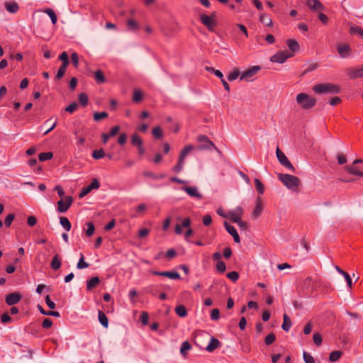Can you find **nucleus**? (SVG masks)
Masks as SVG:
<instances>
[{
	"instance_id": "f3484780",
	"label": "nucleus",
	"mask_w": 363,
	"mask_h": 363,
	"mask_svg": "<svg viewBox=\"0 0 363 363\" xmlns=\"http://www.w3.org/2000/svg\"><path fill=\"white\" fill-rule=\"evenodd\" d=\"M306 4L312 11H322L324 6L319 0H306Z\"/></svg>"
},
{
	"instance_id": "423d86ee",
	"label": "nucleus",
	"mask_w": 363,
	"mask_h": 363,
	"mask_svg": "<svg viewBox=\"0 0 363 363\" xmlns=\"http://www.w3.org/2000/svg\"><path fill=\"white\" fill-rule=\"evenodd\" d=\"M199 143H202L198 146V150H208L214 149L218 152H220L219 150L215 146L213 143L208 138L204 135H201L197 138Z\"/></svg>"
},
{
	"instance_id": "473e14b6",
	"label": "nucleus",
	"mask_w": 363,
	"mask_h": 363,
	"mask_svg": "<svg viewBox=\"0 0 363 363\" xmlns=\"http://www.w3.org/2000/svg\"><path fill=\"white\" fill-rule=\"evenodd\" d=\"M131 143L135 146H141L143 145V140L136 133L133 134L131 137Z\"/></svg>"
},
{
	"instance_id": "5701e85b",
	"label": "nucleus",
	"mask_w": 363,
	"mask_h": 363,
	"mask_svg": "<svg viewBox=\"0 0 363 363\" xmlns=\"http://www.w3.org/2000/svg\"><path fill=\"white\" fill-rule=\"evenodd\" d=\"M5 8L9 13H16L19 9V6L16 2L9 1L5 3Z\"/></svg>"
},
{
	"instance_id": "4c0bfd02",
	"label": "nucleus",
	"mask_w": 363,
	"mask_h": 363,
	"mask_svg": "<svg viewBox=\"0 0 363 363\" xmlns=\"http://www.w3.org/2000/svg\"><path fill=\"white\" fill-rule=\"evenodd\" d=\"M105 155H106V154L103 149L95 150L92 152V157L96 160L101 159V158L104 157Z\"/></svg>"
},
{
	"instance_id": "7c9ffc66",
	"label": "nucleus",
	"mask_w": 363,
	"mask_h": 363,
	"mask_svg": "<svg viewBox=\"0 0 363 363\" xmlns=\"http://www.w3.org/2000/svg\"><path fill=\"white\" fill-rule=\"evenodd\" d=\"M342 352H341V351H339V350L333 351L330 354L329 361L332 362H336L340 359V357L342 356Z\"/></svg>"
},
{
	"instance_id": "7ed1b4c3",
	"label": "nucleus",
	"mask_w": 363,
	"mask_h": 363,
	"mask_svg": "<svg viewBox=\"0 0 363 363\" xmlns=\"http://www.w3.org/2000/svg\"><path fill=\"white\" fill-rule=\"evenodd\" d=\"M296 101L302 108L309 109L315 106L316 99L306 93H300L296 96Z\"/></svg>"
},
{
	"instance_id": "f03ea898",
	"label": "nucleus",
	"mask_w": 363,
	"mask_h": 363,
	"mask_svg": "<svg viewBox=\"0 0 363 363\" xmlns=\"http://www.w3.org/2000/svg\"><path fill=\"white\" fill-rule=\"evenodd\" d=\"M279 179L289 189L295 190L300 184V179L294 175L279 174Z\"/></svg>"
},
{
	"instance_id": "3c124183",
	"label": "nucleus",
	"mask_w": 363,
	"mask_h": 363,
	"mask_svg": "<svg viewBox=\"0 0 363 363\" xmlns=\"http://www.w3.org/2000/svg\"><path fill=\"white\" fill-rule=\"evenodd\" d=\"M59 59L62 61V65L67 66L69 65L68 55L66 52H63L59 57Z\"/></svg>"
},
{
	"instance_id": "4d7b16f0",
	"label": "nucleus",
	"mask_w": 363,
	"mask_h": 363,
	"mask_svg": "<svg viewBox=\"0 0 363 363\" xmlns=\"http://www.w3.org/2000/svg\"><path fill=\"white\" fill-rule=\"evenodd\" d=\"M227 277L233 281H236L239 278V274L237 272H230L227 274Z\"/></svg>"
},
{
	"instance_id": "b1692460",
	"label": "nucleus",
	"mask_w": 363,
	"mask_h": 363,
	"mask_svg": "<svg viewBox=\"0 0 363 363\" xmlns=\"http://www.w3.org/2000/svg\"><path fill=\"white\" fill-rule=\"evenodd\" d=\"M286 44L289 47V48L292 52H298L299 50L300 46L298 42L296 40L294 39H289L286 41Z\"/></svg>"
},
{
	"instance_id": "58836bf2",
	"label": "nucleus",
	"mask_w": 363,
	"mask_h": 363,
	"mask_svg": "<svg viewBox=\"0 0 363 363\" xmlns=\"http://www.w3.org/2000/svg\"><path fill=\"white\" fill-rule=\"evenodd\" d=\"M240 75V70L235 68L232 72L228 75V80L230 82L235 80Z\"/></svg>"
},
{
	"instance_id": "e2e57ef3",
	"label": "nucleus",
	"mask_w": 363,
	"mask_h": 363,
	"mask_svg": "<svg viewBox=\"0 0 363 363\" xmlns=\"http://www.w3.org/2000/svg\"><path fill=\"white\" fill-rule=\"evenodd\" d=\"M88 186L91 189H97L99 188L100 186V183L98 181V179H94L91 184L89 185H88Z\"/></svg>"
},
{
	"instance_id": "c756f323",
	"label": "nucleus",
	"mask_w": 363,
	"mask_h": 363,
	"mask_svg": "<svg viewBox=\"0 0 363 363\" xmlns=\"http://www.w3.org/2000/svg\"><path fill=\"white\" fill-rule=\"evenodd\" d=\"M191 344L188 341H184L182 342L180 348V353L183 357L186 356V351L191 350Z\"/></svg>"
},
{
	"instance_id": "c85d7f7f",
	"label": "nucleus",
	"mask_w": 363,
	"mask_h": 363,
	"mask_svg": "<svg viewBox=\"0 0 363 363\" xmlns=\"http://www.w3.org/2000/svg\"><path fill=\"white\" fill-rule=\"evenodd\" d=\"M60 223L66 231H69L72 227L71 223L66 217H61L60 218Z\"/></svg>"
},
{
	"instance_id": "49530a36",
	"label": "nucleus",
	"mask_w": 363,
	"mask_h": 363,
	"mask_svg": "<svg viewBox=\"0 0 363 363\" xmlns=\"http://www.w3.org/2000/svg\"><path fill=\"white\" fill-rule=\"evenodd\" d=\"M88 100H89V99L86 94L81 93L79 95V101L80 104H82V106H86L88 104Z\"/></svg>"
},
{
	"instance_id": "bb28decb",
	"label": "nucleus",
	"mask_w": 363,
	"mask_h": 363,
	"mask_svg": "<svg viewBox=\"0 0 363 363\" xmlns=\"http://www.w3.org/2000/svg\"><path fill=\"white\" fill-rule=\"evenodd\" d=\"M175 313L177 315L181 318H184L187 315V311L184 306L179 305L176 307Z\"/></svg>"
},
{
	"instance_id": "20e7f679",
	"label": "nucleus",
	"mask_w": 363,
	"mask_h": 363,
	"mask_svg": "<svg viewBox=\"0 0 363 363\" xmlns=\"http://www.w3.org/2000/svg\"><path fill=\"white\" fill-rule=\"evenodd\" d=\"M216 13L212 12L211 15L201 14L199 19L201 23L206 26V28L210 32H214L217 26V21L216 19Z\"/></svg>"
},
{
	"instance_id": "de8ad7c7",
	"label": "nucleus",
	"mask_w": 363,
	"mask_h": 363,
	"mask_svg": "<svg viewBox=\"0 0 363 363\" xmlns=\"http://www.w3.org/2000/svg\"><path fill=\"white\" fill-rule=\"evenodd\" d=\"M276 340V336L274 333L267 335L264 339V342L267 345H272Z\"/></svg>"
},
{
	"instance_id": "393cba45",
	"label": "nucleus",
	"mask_w": 363,
	"mask_h": 363,
	"mask_svg": "<svg viewBox=\"0 0 363 363\" xmlns=\"http://www.w3.org/2000/svg\"><path fill=\"white\" fill-rule=\"evenodd\" d=\"M291 327V321L290 318L286 313L283 315V323L281 328L285 331H289Z\"/></svg>"
},
{
	"instance_id": "5fc2aeb1",
	"label": "nucleus",
	"mask_w": 363,
	"mask_h": 363,
	"mask_svg": "<svg viewBox=\"0 0 363 363\" xmlns=\"http://www.w3.org/2000/svg\"><path fill=\"white\" fill-rule=\"evenodd\" d=\"M77 107L78 104L76 102H73L65 108V111L67 112L72 113L77 110Z\"/></svg>"
},
{
	"instance_id": "0e129e2a",
	"label": "nucleus",
	"mask_w": 363,
	"mask_h": 363,
	"mask_svg": "<svg viewBox=\"0 0 363 363\" xmlns=\"http://www.w3.org/2000/svg\"><path fill=\"white\" fill-rule=\"evenodd\" d=\"M14 219V215L13 214H9L5 220H4V224L6 227H9L13 222Z\"/></svg>"
},
{
	"instance_id": "79ce46f5",
	"label": "nucleus",
	"mask_w": 363,
	"mask_h": 363,
	"mask_svg": "<svg viewBox=\"0 0 363 363\" xmlns=\"http://www.w3.org/2000/svg\"><path fill=\"white\" fill-rule=\"evenodd\" d=\"M108 116V114L105 112V111H103V112H96L94 113V121H99L101 119H104V118H106Z\"/></svg>"
},
{
	"instance_id": "39448f33",
	"label": "nucleus",
	"mask_w": 363,
	"mask_h": 363,
	"mask_svg": "<svg viewBox=\"0 0 363 363\" xmlns=\"http://www.w3.org/2000/svg\"><path fill=\"white\" fill-rule=\"evenodd\" d=\"M193 150H194V147L192 146L191 145H188L184 147V148L182 150V152L180 153L179 160H178L177 165L174 166L172 169V170L174 172L179 173L183 169L184 162H184L185 157Z\"/></svg>"
},
{
	"instance_id": "a19ab883",
	"label": "nucleus",
	"mask_w": 363,
	"mask_h": 363,
	"mask_svg": "<svg viewBox=\"0 0 363 363\" xmlns=\"http://www.w3.org/2000/svg\"><path fill=\"white\" fill-rule=\"evenodd\" d=\"M143 99V93L139 89H135L133 91V101L134 102H140Z\"/></svg>"
},
{
	"instance_id": "c9c22d12",
	"label": "nucleus",
	"mask_w": 363,
	"mask_h": 363,
	"mask_svg": "<svg viewBox=\"0 0 363 363\" xmlns=\"http://www.w3.org/2000/svg\"><path fill=\"white\" fill-rule=\"evenodd\" d=\"M52 157H53V154L52 152H46L40 153L38 156V158H39L40 161L44 162V161L52 159Z\"/></svg>"
},
{
	"instance_id": "13d9d810",
	"label": "nucleus",
	"mask_w": 363,
	"mask_h": 363,
	"mask_svg": "<svg viewBox=\"0 0 363 363\" xmlns=\"http://www.w3.org/2000/svg\"><path fill=\"white\" fill-rule=\"evenodd\" d=\"M12 318L9 316L8 313H4L1 316V321L4 324H6L8 323L11 322Z\"/></svg>"
},
{
	"instance_id": "e433bc0d",
	"label": "nucleus",
	"mask_w": 363,
	"mask_h": 363,
	"mask_svg": "<svg viewBox=\"0 0 363 363\" xmlns=\"http://www.w3.org/2000/svg\"><path fill=\"white\" fill-rule=\"evenodd\" d=\"M152 133L153 136L157 139H160V138H162V136H163V131L160 126L155 127L152 129Z\"/></svg>"
},
{
	"instance_id": "864d4df0",
	"label": "nucleus",
	"mask_w": 363,
	"mask_h": 363,
	"mask_svg": "<svg viewBox=\"0 0 363 363\" xmlns=\"http://www.w3.org/2000/svg\"><path fill=\"white\" fill-rule=\"evenodd\" d=\"M86 225H87L88 228L86 230V233L87 236L89 237L94 234L95 228H94V225L91 222L87 223Z\"/></svg>"
},
{
	"instance_id": "0eeeda50",
	"label": "nucleus",
	"mask_w": 363,
	"mask_h": 363,
	"mask_svg": "<svg viewBox=\"0 0 363 363\" xmlns=\"http://www.w3.org/2000/svg\"><path fill=\"white\" fill-rule=\"evenodd\" d=\"M276 155L281 164H282L284 167H286L291 172H295V168L294 167L291 162L288 160L284 153L281 152L279 147L277 148Z\"/></svg>"
},
{
	"instance_id": "a878e982",
	"label": "nucleus",
	"mask_w": 363,
	"mask_h": 363,
	"mask_svg": "<svg viewBox=\"0 0 363 363\" xmlns=\"http://www.w3.org/2000/svg\"><path fill=\"white\" fill-rule=\"evenodd\" d=\"M100 282L99 278L98 277H94L91 279L87 281L86 289L87 290H91L93 288L96 287Z\"/></svg>"
},
{
	"instance_id": "69168bd1",
	"label": "nucleus",
	"mask_w": 363,
	"mask_h": 363,
	"mask_svg": "<svg viewBox=\"0 0 363 363\" xmlns=\"http://www.w3.org/2000/svg\"><path fill=\"white\" fill-rule=\"evenodd\" d=\"M71 60L74 67H77L79 65V57L76 52H73L71 55Z\"/></svg>"
},
{
	"instance_id": "2eb2a0df",
	"label": "nucleus",
	"mask_w": 363,
	"mask_h": 363,
	"mask_svg": "<svg viewBox=\"0 0 363 363\" xmlns=\"http://www.w3.org/2000/svg\"><path fill=\"white\" fill-rule=\"evenodd\" d=\"M224 226L227 230V232L233 236V240L234 241L236 242V243H240V236L236 230V229L235 228L234 226L228 224L226 221L224 222Z\"/></svg>"
},
{
	"instance_id": "2f4dec72",
	"label": "nucleus",
	"mask_w": 363,
	"mask_h": 363,
	"mask_svg": "<svg viewBox=\"0 0 363 363\" xmlns=\"http://www.w3.org/2000/svg\"><path fill=\"white\" fill-rule=\"evenodd\" d=\"M350 33L354 35H358L360 37L363 38V29L359 26H352L350 28Z\"/></svg>"
},
{
	"instance_id": "603ef678",
	"label": "nucleus",
	"mask_w": 363,
	"mask_h": 363,
	"mask_svg": "<svg viewBox=\"0 0 363 363\" xmlns=\"http://www.w3.org/2000/svg\"><path fill=\"white\" fill-rule=\"evenodd\" d=\"M216 269L218 272L223 273L226 269V265L224 262L218 261L216 264Z\"/></svg>"
},
{
	"instance_id": "4be33fe9",
	"label": "nucleus",
	"mask_w": 363,
	"mask_h": 363,
	"mask_svg": "<svg viewBox=\"0 0 363 363\" xmlns=\"http://www.w3.org/2000/svg\"><path fill=\"white\" fill-rule=\"evenodd\" d=\"M350 47L347 44H340L337 46V51L342 57H346L349 55Z\"/></svg>"
},
{
	"instance_id": "6e6d98bb",
	"label": "nucleus",
	"mask_w": 363,
	"mask_h": 363,
	"mask_svg": "<svg viewBox=\"0 0 363 363\" xmlns=\"http://www.w3.org/2000/svg\"><path fill=\"white\" fill-rule=\"evenodd\" d=\"M149 315L147 312L143 311L140 315V321L143 325H146L148 323Z\"/></svg>"
},
{
	"instance_id": "f257e3e1",
	"label": "nucleus",
	"mask_w": 363,
	"mask_h": 363,
	"mask_svg": "<svg viewBox=\"0 0 363 363\" xmlns=\"http://www.w3.org/2000/svg\"><path fill=\"white\" fill-rule=\"evenodd\" d=\"M313 90L318 94H337L340 91V87L332 83H321L313 86Z\"/></svg>"
},
{
	"instance_id": "338daca9",
	"label": "nucleus",
	"mask_w": 363,
	"mask_h": 363,
	"mask_svg": "<svg viewBox=\"0 0 363 363\" xmlns=\"http://www.w3.org/2000/svg\"><path fill=\"white\" fill-rule=\"evenodd\" d=\"M91 191V189L87 186L84 188H83L81 191L79 192V198H83L85 196H86L90 191Z\"/></svg>"
},
{
	"instance_id": "052dcab7",
	"label": "nucleus",
	"mask_w": 363,
	"mask_h": 363,
	"mask_svg": "<svg viewBox=\"0 0 363 363\" xmlns=\"http://www.w3.org/2000/svg\"><path fill=\"white\" fill-rule=\"evenodd\" d=\"M313 340L314 343L318 346H320L323 341L321 335H319L318 333H315L313 335Z\"/></svg>"
},
{
	"instance_id": "774afa93",
	"label": "nucleus",
	"mask_w": 363,
	"mask_h": 363,
	"mask_svg": "<svg viewBox=\"0 0 363 363\" xmlns=\"http://www.w3.org/2000/svg\"><path fill=\"white\" fill-rule=\"evenodd\" d=\"M337 159L339 164H344L347 162V159L342 153L337 154Z\"/></svg>"
},
{
	"instance_id": "8fccbe9b",
	"label": "nucleus",
	"mask_w": 363,
	"mask_h": 363,
	"mask_svg": "<svg viewBox=\"0 0 363 363\" xmlns=\"http://www.w3.org/2000/svg\"><path fill=\"white\" fill-rule=\"evenodd\" d=\"M303 357L306 363H315L313 357L308 352H303Z\"/></svg>"
},
{
	"instance_id": "9d476101",
	"label": "nucleus",
	"mask_w": 363,
	"mask_h": 363,
	"mask_svg": "<svg viewBox=\"0 0 363 363\" xmlns=\"http://www.w3.org/2000/svg\"><path fill=\"white\" fill-rule=\"evenodd\" d=\"M243 214V209L240 206H238L233 211H229L226 216V218L230 220L233 223L238 222L241 219V216Z\"/></svg>"
},
{
	"instance_id": "cd10ccee",
	"label": "nucleus",
	"mask_w": 363,
	"mask_h": 363,
	"mask_svg": "<svg viewBox=\"0 0 363 363\" xmlns=\"http://www.w3.org/2000/svg\"><path fill=\"white\" fill-rule=\"evenodd\" d=\"M98 318L100 323L105 328L108 325V320L106 315L101 311H99Z\"/></svg>"
},
{
	"instance_id": "72a5a7b5",
	"label": "nucleus",
	"mask_w": 363,
	"mask_h": 363,
	"mask_svg": "<svg viewBox=\"0 0 363 363\" xmlns=\"http://www.w3.org/2000/svg\"><path fill=\"white\" fill-rule=\"evenodd\" d=\"M259 19L262 23L264 24L267 26H272V20L268 17L267 15L264 13H261L259 16Z\"/></svg>"
},
{
	"instance_id": "f704fd0d",
	"label": "nucleus",
	"mask_w": 363,
	"mask_h": 363,
	"mask_svg": "<svg viewBox=\"0 0 363 363\" xmlns=\"http://www.w3.org/2000/svg\"><path fill=\"white\" fill-rule=\"evenodd\" d=\"M44 12L49 16L52 24L53 25L56 24L57 18V16H56L55 11L51 9H47L44 11Z\"/></svg>"
},
{
	"instance_id": "6e6552de",
	"label": "nucleus",
	"mask_w": 363,
	"mask_h": 363,
	"mask_svg": "<svg viewBox=\"0 0 363 363\" xmlns=\"http://www.w3.org/2000/svg\"><path fill=\"white\" fill-rule=\"evenodd\" d=\"M293 54L288 51H279L277 53L272 55L270 58L271 62H277V63H283L288 58L291 57Z\"/></svg>"
},
{
	"instance_id": "dca6fc26",
	"label": "nucleus",
	"mask_w": 363,
	"mask_h": 363,
	"mask_svg": "<svg viewBox=\"0 0 363 363\" xmlns=\"http://www.w3.org/2000/svg\"><path fill=\"white\" fill-rule=\"evenodd\" d=\"M151 273L154 275L167 277L171 279H179L180 275L177 272H157L152 271Z\"/></svg>"
},
{
	"instance_id": "bf43d9fd",
	"label": "nucleus",
	"mask_w": 363,
	"mask_h": 363,
	"mask_svg": "<svg viewBox=\"0 0 363 363\" xmlns=\"http://www.w3.org/2000/svg\"><path fill=\"white\" fill-rule=\"evenodd\" d=\"M220 318V311L218 308H214L212 310L211 313V318L213 320H217Z\"/></svg>"
},
{
	"instance_id": "09e8293b",
	"label": "nucleus",
	"mask_w": 363,
	"mask_h": 363,
	"mask_svg": "<svg viewBox=\"0 0 363 363\" xmlns=\"http://www.w3.org/2000/svg\"><path fill=\"white\" fill-rule=\"evenodd\" d=\"M67 66L61 65L56 74V79H60L65 74Z\"/></svg>"
},
{
	"instance_id": "1a4fd4ad",
	"label": "nucleus",
	"mask_w": 363,
	"mask_h": 363,
	"mask_svg": "<svg viewBox=\"0 0 363 363\" xmlns=\"http://www.w3.org/2000/svg\"><path fill=\"white\" fill-rule=\"evenodd\" d=\"M259 66H253L251 68L244 71L240 75V80L251 81L252 77H254L259 70Z\"/></svg>"
},
{
	"instance_id": "c03bdc74",
	"label": "nucleus",
	"mask_w": 363,
	"mask_h": 363,
	"mask_svg": "<svg viewBox=\"0 0 363 363\" xmlns=\"http://www.w3.org/2000/svg\"><path fill=\"white\" fill-rule=\"evenodd\" d=\"M128 29L130 30H135L138 28V23L133 19H128L127 21Z\"/></svg>"
},
{
	"instance_id": "ddd939ff",
	"label": "nucleus",
	"mask_w": 363,
	"mask_h": 363,
	"mask_svg": "<svg viewBox=\"0 0 363 363\" xmlns=\"http://www.w3.org/2000/svg\"><path fill=\"white\" fill-rule=\"evenodd\" d=\"M182 190L184 191L191 197H194L199 199H202L201 194L199 191L196 186H182Z\"/></svg>"
},
{
	"instance_id": "a18cd8bd",
	"label": "nucleus",
	"mask_w": 363,
	"mask_h": 363,
	"mask_svg": "<svg viewBox=\"0 0 363 363\" xmlns=\"http://www.w3.org/2000/svg\"><path fill=\"white\" fill-rule=\"evenodd\" d=\"M255 187L257 189V191L260 194H262L264 193V185L262 184V183L260 182L259 179L256 178L255 179Z\"/></svg>"
},
{
	"instance_id": "37998d69",
	"label": "nucleus",
	"mask_w": 363,
	"mask_h": 363,
	"mask_svg": "<svg viewBox=\"0 0 363 363\" xmlns=\"http://www.w3.org/2000/svg\"><path fill=\"white\" fill-rule=\"evenodd\" d=\"M95 79L99 84L104 83L105 82L104 74L102 71L99 69L95 72Z\"/></svg>"
},
{
	"instance_id": "4468645a",
	"label": "nucleus",
	"mask_w": 363,
	"mask_h": 363,
	"mask_svg": "<svg viewBox=\"0 0 363 363\" xmlns=\"http://www.w3.org/2000/svg\"><path fill=\"white\" fill-rule=\"evenodd\" d=\"M262 210L263 204L261 198L257 197L255 201V207L254 208L252 214V218L256 219L257 218H258L262 214Z\"/></svg>"
},
{
	"instance_id": "9b49d317",
	"label": "nucleus",
	"mask_w": 363,
	"mask_h": 363,
	"mask_svg": "<svg viewBox=\"0 0 363 363\" xmlns=\"http://www.w3.org/2000/svg\"><path fill=\"white\" fill-rule=\"evenodd\" d=\"M72 198L71 196H67L65 199H61L57 202L58 211L61 213L66 212L72 203Z\"/></svg>"
},
{
	"instance_id": "412c9836",
	"label": "nucleus",
	"mask_w": 363,
	"mask_h": 363,
	"mask_svg": "<svg viewBox=\"0 0 363 363\" xmlns=\"http://www.w3.org/2000/svg\"><path fill=\"white\" fill-rule=\"evenodd\" d=\"M61 264V257L58 254H56L51 261L50 267L52 270L57 271L60 268Z\"/></svg>"
},
{
	"instance_id": "a211bd4d",
	"label": "nucleus",
	"mask_w": 363,
	"mask_h": 363,
	"mask_svg": "<svg viewBox=\"0 0 363 363\" xmlns=\"http://www.w3.org/2000/svg\"><path fill=\"white\" fill-rule=\"evenodd\" d=\"M347 75L351 79L363 77V67L360 68H350L347 69Z\"/></svg>"
},
{
	"instance_id": "aec40b11",
	"label": "nucleus",
	"mask_w": 363,
	"mask_h": 363,
	"mask_svg": "<svg viewBox=\"0 0 363 363\" xmlns=\"http://www.w3.org/2000/svg\"><path fill=\"white\" fill-rule=\"evenodd\" d=\"M345 170L352 175L358 176L359 177H363V172L359 170V169L352 164V165H347L345 167Z\"/></svg>"
},
{
	"instance_id": "6ab92c4d",
	"label": "nucleus",
	"mask_w": 363,
	"mask_h": 363,
	"mask_svg": "<svg viewBox=\"0 0 363 363\" xmlns=\"http://www.w3.org/2000/svg\"><path fill=\"white\" fill-rule=\"evenodd\" d=\"M220 342L213 337H211V340H210V342L208 343V345L206 347L205 350L209 352H211L213 351H214L216 349H217L218 347H219L220 346Z\"/></svg>"
},
{
	"instance_id": "f8f14e48",
	"label": "nucleus",
	"mask_w": 363,
	"mask_h": 363,
	"mask_svg": "<svg viewBox=\"0 0 363 363\" xmlns=\"http://www.w3.org/2000/svg\"><path fill=\"white\" fill-rule=\"evenodd\" d=\"M22 298L21 294L13 292L7 294L5 297V301L9 306H13L18 303Z\"/></svg>"
},
{
	"instance_id": "680f3d73",
	"label": "nucleus",
	"mask_w": 363,
	"mask_h": 363,
	"mask_svg": "<svg viewBox=\"0 0 363 363\" xmlns=\"http://www.w3.org/2000/svg\"><path fill=\"white\" fill-rule=\"evenodd\" d=\"M144 176L145 177H151V178H153L155 179H162L164 178V176L163 175H155V174L150 172H145L143 173Z\"/></svg>"
},
{
	"instance_id": "ea45409f",
	"label": "nucleus",
	"mask_w": 363,
	"mask_h": 363,
	"mask_svg": "<svg viewBox=\"0 0 363 363\" xmlns=\"http://www.w3.org/2000/svg\"><path fill=\"white\" fill-rule=\"evenodd\" d=\"M89 267V264L84 261L83 254H81L80 259L77 263V267L79 269H85Z\"/></svg>"
}]
</instances>
